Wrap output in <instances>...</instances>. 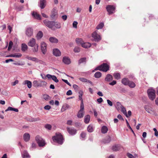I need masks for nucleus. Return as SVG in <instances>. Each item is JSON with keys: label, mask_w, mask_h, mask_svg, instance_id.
Instances as JSON below:
<instances>
[{"label": "nucleus", "mask_w": 158, "mask_h": 158, "mask_svg": "<svg viewBox=\"0 0 158 158\" xmlns=\"http://www.w3.org/2000/svg\"><path fill=\"white\" fill-rule=\"evenodd\" d=\"M84 105L83 102L81 101L80 106V110L84 111Z\"/></svg>", "instance_id": "nucleus-44"}, {"label": "nucleus", "mask_w": 158, "mask_h": 158, "mask_svg": "<svg viewBox=\"0 0 158 158\" xmlns=\"http://www.w3.org/2000/svg\"><path fill=\"white\" fill-rule=\"evenodd\" d=\"M33 85L35 87L39 86V84L38 83V82L37 80H35L33 82Z\"/></svg>", "instance_id": "nucleus-46"}, {"label": "nucleus", "mask_w": 158, "mask_h": 158, "mask_svg": "<svg viewBox=\"0 0 158 158\" xmlns=\"http://www.w3.org/2000/svg\"><path fill=\"white\" fill-rule=\"evenodd\" d=\"M52 139L54 142L59 144H62L63 142L62 135L60 133H56V135L52 137Z\"/></svg>", "instance_id": "nucleus-1"}, {"label": "nucleus", "mask_w": 158, "mask_h": 158, "mask_svg": "<svg viewBox=\"0 0 158 158\" xmlns=\"http://www.w3.org/2000/svg\"><path fill=\"white\" fill-rule=\"evenodd\" d=\"M47 84L46 82L44 81H40V83L39 84V87L46 86Z\"/></svg>", "instance_id": "nucleus-42"}, {"label": "nucleus", "mask_w": 158, "mask_h": 158, "mask_svg": "<svg viewBox=\"0 0 158 158\" xmlns=\"http://www.w3.org/2000/svg\"><path fill=\"white\" fill-rule=\"evenodd\" d=\"M90 116L88 114L85 115L84 117V122L86 124L88 123L90 121Z\"/></svg>", "instance_id": "nucleus-21"}, {"label": "nucleus", "mask_w": 158, "mask_h": 158, "mask_svg": "<svg viewBox=\"0 0 158 158\" xmlns=\"http://www.w3.org/2000/svg\"><path fill=\"white\" fill-rule=\"evenodd\" d=\"M32 15L34 18L38 20L41 19V17L37 13H33L32 14Z\"/></svg>", "instance_id": "nucleus-26"}, {"label": "nucleus", "mask_w": 158, "mask_h": 158, "mask_svg": "<svg viewBox=\"0 0 158 158\" xmlns=\"http://www.w3.org/2000/svg\"><path fill=\"white\" fill-rule=\"evenodd\" d=\"M82 46L85 48H88L90 47L91 45V44L88 42L83 43L82 44Z\"/></svg>", "instance_id": "nucleus-28"}, {"label": "nucleus", "mask_w": 158, "mask_h": 158, "mask_svg": "<svg viewBox=\"0 0 158 158\" xmlns=\"http://www.w3.org/2000/svg\"><path fill=\"white\" fill-rule=\"evenodd\" d=\"M24 140L26 142L28 141L30 139V136L28 133H25L23 136Z\"/></svg>", "instance_id": "nucleus-16"}, {"label": "nucleus", "mask_w": 158, "mask_h": 158, "mask_svg": "<svg viewBox=\"0 0 158 158\" xmlns=\"http://www.w3.org/2000/svg\"><path fill=\"white\" fill-rule=\"evenodd\" d=\"M121 148V147L120 145H115L112 146V149L114 151H117L120 150Z\"/></svg>", "instance_id": "nucleus-17"}, {"label": "nucleus", "mask_w": 158, "mask_h": 158, "mask_svg": "<svg viewBox=\"0 0 158 158\" xmlns=\"http://www.w3.org/2000/svg\"><path fill=\"white\" fill-rule=\"evenodd\" d=\"M84 111L79 110L77 113V117L79 118H82L84 116Z\"/></svg>", "instance_id": "nucleus-19"}, {"label": "nucleus", "mask_w": 158, "mask_h": 158, "mask_svg": "<svg viewBox=\"0 0 158 158\" xmlns=\"http://www.w3.org/2000/svg\"><path fill=\"white\" fill-rule=\"evenodd\" d=\"M22 56V55L20 53H15L14 54V57L20 58Z\"/></svg>", "instance_id": "nucleus-48"}, {"label": "nucleus", "mask_w": 158, "mask_h": 158, "mask_svg": "<svg viewBox=\"0 0 158 158\" xmlns=\"http://www.w3.org/2000/svg\"><path fill=\"white\" fill-rule=\"evenodd\" d=\"M80 136L81 137L83 138H84L85 137L86 134L84 132H82L81 133Z\"/></svg>", "instance_id": "nucleus-59"}, {"label": "nucleus", "mask_w": 158, "mask_h": 158, "mask_svg": "<svg viewBox=\"0 0 158 158\" xmlns=\"http://www.w3.org/2000/svg\"><path fill=\"white\" fill-rule=\"evenodd\" d=\"M21 47L22 50L23 52H25L27 50L28 48L27 45L25 44H22Z\"/></svg>", "instance_id": "nucleus-35"}, {"label": "nucleus", "mask_w": 158, "mask_h": 158, "mask_svg": "<svg viewBox=\"0 0 158 158\" xmlns=\"http://www.w3.org/2000/svg\"><path fill=\"white\" fill-rule=\"evenodd\" d=\"M67 131L70 135H74L77 132V130L73 128L67 127Z\"/></svg>", "instance_id": "nucleus-11"}, {"label": "nucleus", "mask_w": 158, "mask_h": 158, "mask_svg": "<svg viewBox=\"0 0 158 158\" xmlns=\"http://www.w3.org/2000/svg\"><path fill=\"white\" fill-rule=\"evenodd\" d=\"M113 79V77L112 75L110 74H107L105 79L106 81L110 82Z\"/></svg>", "instance_id": "nucleus-15"}, {"label": "nucleus", "mask_w": 158, "mask_h": 158, "mask_svg": "<svg viewBox=\"0 0 158 158\" xmlns=\"http://www.w3.org/2000/svg\"><path fill=\"white\" fill-rule=\"evenodd\" d=\"M107 102L108 104L110 106H113L112 102L109 99L107 100Z\"/></svg>", "instance_id": "nucleus-51"}, {"label": "nucleus", "mask_w": 158, "mask_h": 158, "mask_svg": "<svg viewBox=\"0 0 158 158\" xmlns=\"http://www.w3.org/2000/svg\"><path fill=\"white\" fill-rule=\"evenodd\" d=\"M79 99L82 102H83V100L82 99V96L83 94V92L82 91H80L79 92Z\"/></svg>", "instance_id": "nucleus-43"}, {"label": "nucleus", "mask_w": 158, "mask_h": 158, "mask_svg": "<svg viewBox=\"0 0 158 158\" xmlns=\"http://www.w3.org/2000/svg\"><path fill=\"white\" fill-rule=\"evenodd\" d=\"M156 91L152 88L149 89L147 90V93L149 98L152 101L156 98Z\"/></svg>", "instance_id": "nucleus-3"}, {"label": "nucleus", "mask_w": 158, "mask_h": 158, "mask_svg": "<svg viewBox=\"0 0 158 158\" xmlns=\"http://www.w3.org/2000/svg\"><path fill=\"white\" fill-rule=\"evenodd\" d=\"M116 84V81L115 80H113L112 82L109 83V84L111 85H114Z\"/></svg>", "instance_id": "nucleus-54"}, {"label": "nucleus", "mask_w": 158, "mask_h": 158, "mask_svg": "<svg viewBox=\"0 0 158 158\" xmlns=\"http://www.w3.org/2000/svg\"><path fill=\"white\" fill-rule=\"evenodd\" d=\"M128 157L129 158H135V157L131 154L128 153L127 154Z\"/></svg>", "instance_id": "nucleus-64"}, {"label": "nucleus", "mask_w": 158, "mask_h": 158, "mask_svg": "<svg viewBox=\"0 0 158 158\" xmlns=\"http://www.w3.org/2000/svg\"><path fill=\"white\" fill-rule=\"evenodd\" d=\"M78 24V23L77 21H74L73 22V27L76 28L77 27V24Z\"/></svg>", "instance_id": "nucleus-50"}, {"label": "nucleus", "mask_w": 158, "mask_h": 158, "mask_svg": "<svg viewBox=\"0 0 158 158\" xmlns=\"http://www.w3.org/2000/svg\"><path fill=\"white\" fill-rule=\"evenodd\" d=\"M63 62L65 64H68L70 63L71 61L70 59L66 57H63Z\"/></svg>", "instance_id": "nucleus-18"}, {"label": "nucleus", "mask_w": 158, "mask_h": 158, "mask_svg": "<svg viewBox=\"0 0 158 158\" xmlns=\"http://www.w3.org/2000/svg\"><path fill=\"white\" fill-rule=\"evenodd\" d=\"M76 41L77 44H80L81 45L83 43V41L82 40L81 38H77L76 39Z\"/></svg>", "instance_id": "nucleus-40"}, {"label": "nucleus", "mask_w": 158, "mask_h": 158, "mask_svg": "<svg viewBox=\"0 0 158 158\" xmlns=\"http://www.w3.org/2000/svg\"><path fill=\"white\" fill-rule=\"evenodd\" d=\"M46 0H40V1L39 6L41 9L45 8L46 5Z\"/></svg>", "instance_id": "nucleus-14"}, {"label": "nucleus", "mask_w": 158, "mask_h": 158, "mask_svg": "<svg viewBox=\"0 0 158 158\" xmlns=\"http://www.w3.org/2000/svg\"><path fill=\"white\" fill-rule=\"evenodd\" d=\"M153 130L155 131V135L157 137L158 136V132L156 128H153Z\"/></svg>", "instance_id": "nucleus-55"}, {"label": "nucleus", "mask_w": 158, "mask_h": 158, "mask_svg": "<svg viewBox=\"0 0 158 158\" xmlns=\"http://www.w3.org/2000/svg\"><path fill=\"white\" fill-rule=\"evenodd\" d=\"M103 99L102 98H99L97 99V101L99 103H101L103 102Z\"/></svg>", "instance_id": "nucleus-60"}, {"label": "nucleus", "mask_w": 158, "mask_h": 158, "mask_svg": "<svg viewBox=\"0 0 158 158\" xmlns=\"http://www.w3.org/2000/svg\"><path fill=\"white\" fill-rule=\"evenodd\" d=\"M44 98L46 100L48 101L51 99V97L48 94H45L43 95Z\"/></svg>", "instance_id": "nucleus-39"}, {"label": "nucleus", "mask_w": 158, "mask_h": 158, "mask_svg": "<svg viewBox=\"0 0 158 158\" xmlns=\"http://www.w3.org/2000/svg\"><path fill=\"white\" fill-rule=\"evenodd\" d=\"M53 24V29H55V28L57 29L60 28L61 24L60 23L54 21Z\"/></svg>", "instance_id": "nucleus-23"}, {"label": "nucleus", "mask_w": 158, "mask_h": 158, "mask_svg": "<svg viewBox=\"0 0 158 158\" xmlns=\"http://www.w3.org/2000/svg\"><path fill=\"white\" fill-rule=\"evenodd\" d=\"M53 54L56 56H59L61 55V53L58 49L55 48L53 50Z\"/></svg>", "instance_id": "nucleus-13"}, {"label": "nucleus", "mask_w": 158, "mask_h": 158, "mask_svg": "<svg viewBox=\"0 0 158 158\" xmlns=\"http://www.w3.org/2000/svg\"><path fill=\"white\" fill-rule=\"evenodd\" d=\"M33 34V30L31 28H28L26 31V35L29 37L32 36Z\"/></svg>", "instance_id": "nucleus-12"}, {"label": "nucleus", "mask_w": 158, "mask_h": 158, "mask_svg": "<svg viewBox=\"0 0 158 158\" xmlns=\"http://www.w3.org/2000/svg\"><path fill=\"white\" fill-rule=\"evenodd\" d=\"M26 58L28 60H31L32 61L38 62L39 61V60L38 58L36 57H31V56H27L26 57Z\"/></svg>", "instance_id": "nucleus-22"}, {"label": "nucleus", "mask_w": 158, "mask_h": 158, "mask_svg": "<svg viewBox=\"0 0 158 158\" xmlns=\"http://www.w3.org/2000/svg\"><path fill=\"white\" fill-rule=\"evenodd\" d=\"M34 48L32 49L33 52L35 53L37 52L39 50V45L38 44L35 45L34 47Z\"/></svg>", "instance_id": "nucleus-34"}, {"label": "nucleus", "mask_w": 158, "mask_h": 158, "mask_svg": "<svg viewBox=\"0 0 158 158\" xmlns=\"http://www.w3.org/2000/svg\"><path fill=\"white\" fill-rule=\"evenodd\" d=\"M113 76L117 80H119L121 78L120 74L118 73H115L113 74Z\"/></svg>", "instance_id": "nucleus-31"}, {"label": "nucleus", "mask_w": 158, "mask_h": 158, "mask_svg": "<svg viewBox=\"0 0 158 158\" xmlns=\"http://www.w3.org/2000/svg\"><path fill=\"white\" fill-rule=\"evenodd\" d=\"M45 127L46 129L50 130L52 128V126L50 124H47L45 125Z\"/></svg>", "instance_id": "nucleus-49"}, {"label": "nucleus", "mask_w": 158, "mask_h": 158, "mask_svg": "<svg viewBox=\"0 0 158 158\" xmlns=\"http://www.w3.org/2000/svg\"><path fill=\"white\" fill-rule=\"evenodd\" d=\"M74 51L75 52H78L80 51V49L79 48L76 47L74 48Z\"/></svg>", "instance_id": "nucleus-52"}, {"label": "nucleus", "mask_w": 158, "mask_h": 158, "mask_svg": "<svg viewBox=\"0 0 158 158\" xmlns=\"http://www.w3.org/2000/svg\"><path fill=\"white\" fill-rule=\"evenodd\" d=\"M51 108V106L49 105L46 106L44 107V109L45 110H49Z\"/></svg>", "instance_id": "nucleus-61"}, {"label": "nucleus", "mask_w": 158, "mask_h": 158, "mask_svg": "<svg viewBox=\"0 0 158 158\" xmlns=\"http://www.w3.org/2000/svg\"><path fill=\"white\" fill-rule=\"evenodd\" d=\"M108 131L107 127L105 126H103L101 128V132L103 134H105L107 133Z\"/></svg>", "instance_id": "nucleus-30"}, {"label": "nucleus", "mask_w": 158, "mask_h": 158, "mask_svg": "<svg viewBox=\"0 0 158 158\" xmlns=\"http://www.w3.org/2000/svg\"><path fill=\"white\" fill-rule=\"evenodd\" d=\"M92 36L94 39L95 41L98 42L101 40V37L99 35L97 34L96 31H95L92 34Z\"/></svg>", "instance_id": "nucleus-6"}, {"label": "nucleus", "mask_w": 158, "mask_h": 158, "mask_svg": "<svg viewBox=\"0 0 158 158\" xmlns=\"http://www.w3.org/2000/svg\"><path fill=\"white\" fill-rule=\"evenodd\" d=\"M109 66L107 64L103 63L97 67L95 70H99L104 72H106L109 70Z\"/></svg>", "instance_id": "nucleus-2"}, {"label": "nucleus", "mask_w": 158, "mask_h": 158, "mask_svg": "<svg viewBox=\"0 0 158 158\" xmlns=\"http://www.w3.org/2000/svg\"><path fill=\"white\" fill-rule=\"evenodd\" d=\"M73 87L74 89L76 90H78L79 89L78 86L74 84L73 85Z\"/></svg>", "instance_id": "nucleus-62"}, {"label": "nucleus", "mask_w": 158, "mask_h": 158, "mask_svg": "<svg viewBox=\"0 0 158 158\" xmlns=\"http://www.w3.org/2000/svg\"><path fill=\"white\" fill-rule=\"evenodd\" d=\"M129 81L128 78H125L122 79L121 82L124 85H128Z\"/></svg>", "instance_id": "nucleus-24"}, {"label": "nucleus", "mask_w": 158, "mask_h": 158, "mask_svg": "<svg viewBox=\"0 0 158 158\" xmlns=\"http://www.w3.org/2000/svg\"><path fill=\"white\" fill-rule=\"evenodd\" d=\"M22 156L23 158H27L30 157V156L26 151H24L22 154Z\"/></svg>", "instance_id": "nucleus-27"}, {"label": "nucleus", "mask_w": 158, "mask_h": 158, "mask_svg": "<svg viewBox=\"0 0 158 158\" xmlns=\"http://www.w3.org/2000/svg\"><path fill=\"white\" fill-rule=\"evenodd\" d=\"M72 92L71 90H69L66 93V94L67 95H71L72 94Z\"/></svg>", "instance_id": "nucleus-63"}, {"label": "nucleus", "mask_w": 158, "mask_h": 158, "mask_svg": "<svg viewBox=\"0 0 158 158\" xmlns=\"http://www.w3.org/2000/svg\"><path fill=\"white\" fill-rule=\"evenodd\" d=\"M43 23L44 25L46 26L51 29L52 30H55V29H53L54 21H50L47 19H45L43 21Z\"/></svg>", "instance_id": "nucleus-5"}, {"label": "nucleus", "mask_w": 158, "mask_h": 158, "mask_svg": "<svg viewBox=\"0 0 158 158\" xmlns=\"http://www.w3.org/2000/svg\"><path fill=\"white\" fill-rule=\"evenodd\" d=\"M128 85L130 87L133 88L135 87V84L133 81H130L128 83Z\"/></svg>", "instance_id": "nucleus-37"}, {"label": "nucleus", "mask_w": 158, "mask_h": 158, "mask_svg": "<svg viewBox=\"0 0 158 158\" xmlns=\"http://www.w3.org/2000/svg\"><path fill=\"white\" fill-rule=\"evenodd\" d=\"M86 61V58L85 57H83L81 58L78 60V64H80L81 63H85Z\"/></svg>", "instance_id": "nucleus-36"}, {"label": "nucleus", "mask_w": 158, "mask_h": 158, "mask_svg": "<svg viewBox=\"0 0 158 158\" xmlns=\"http://www.w3.org/2000/svg\"><path fill=\"white\" fill-rule=\"evenodd\" d=\"M79 79L80 81L82 82H86V81H87L86 79L84 78H80Z\"/></svg>", "instance_id": "nucleus-58"}, {"label": "nucleus", "mask_w": 158, "mask_h": 158, "mask_svg": "<svg viewBox=\"0 0 158 158\" xmlns=\"http://www.w3.org/2000/svg\"><path fill=\"white\" fill-rule=\"evenodd\" d=\"M50 41L52 43H56L58 42V40L54 37H51L49 39Z\"/></svg>", "instance_id": "nucleus-25"}, {"label": "nucleus", "mask_w": 158, "mask_h": 158, "mask_svg": "<svg viewBox=\"0 0 158 158\" xmlns=\"http://www.w3.org/2000/svg\"><path fill=\"white\" fill-rule=\"evenodd\" d=\"M128 114L127 115V114L126 113L125 114L126 116L127 117H130L131 115V111L130 110H129L128 111Z\"/></svg>", "instance_id": "nucleus-57"}, {"label": "nucleus", "mask_w": 158, "mask_h": 158, "mask_svg": "<svg viewBox=\"0 0 158 158\" xmlns=\"http://www.w3.org/2000/svg\"><path fill=\"white\" fill-rule=\"evenodd\" d=\"M87 131L89 132H92L94 130V127L92 124H90L87 127Z\"/></svg>", "instance_id": "nucleus-32"}, {"label": "nucleus", "mask_w": 158, "mask_h": 158, "mask_svg": "<svg viewBox=\"0 0 158 158\" xmlns=\"http://www.w3.org/2000/svg\"><path fill=\"white\" fill-rule=\"evenodd\" d=\"M13 44V43L12 41H10L9 42V45L8 47V50H10L12 47V46Z\"/></svg>", "instance_id": "nucleus-47"}, {"label": "nucleus", "mask_w": 158, "mask_h": 158, "mask_svg": "<svg viewBox=\"0 0 158 158\" xmlns=\"http://www.w3.org/2000/svg\"><path fill=\"white\" fill-rule=\"evenodd\" d=\"M41 48L43 53L45 54L47 52V45L44 42L41 43Z\"/></svg>", "instance_id": "nucleus-8"}, {"label": "nucleus", "mask_w": 158, "mask_h": 158, "mask_svg": "<svg viewBox=\"0 0 158 158\" xmlns=\"http://www.w3.org/2000/svg\"><path fill=\"white\" fill-rule=\"evenodd\" d=\"M23 85H27V86L29 88H31L32 86L31 82L28 80H25L23 83Z\"/></svg>", "instance_id": "nucleus-20"}, {"label": "nucleus", "mask_w": 158, "mask_h": 158, "mask_svg": "<svg viewBox=\"0 0 158 158\" xmlns=\"http://www.w3.org/2000/svg\"><path fill=\"white\" fill-rule=\"evenodd\" d=\"M102 76V73L101 72H97L94 74V77L96 78H99Z\"/></svg>", "instance_id": "nucleus-38"}, {"label": "nucleus", "mask_w": 158, "mask_h": 158, "mask_svg": "<svg viewBox=\"0 0 158 158\" xmlns=\"http://www.w3.org/2000/svg\"><path fill=\"white\" fill-rule=\"evenodd\" d=\"M106 9L109 14L110 15L114 13L115 7L112 5H108L106 7Z\"/></svg>", "instance_id": "nucleus-7"}, {"label": "nucleus", "mask_w": 158, "mask_h": 158, "mask_svg": "<svg viewBox=\"0 0 158 158\" xmlns=\"http://www.w3.org/2000/svg\"><path fill=\"white\" fill-rule=\"evenodd\" d=\"M43 36V33L42 31H40L37 33L36 37L37 39H41Z\"/></svg>", "instance_id": "nucleus-33"}, {"label": "nucleus", "mask_w": 158, "mask_h": 158, "mask_svg": "<svg viewBox=\"0 0 158 158\" xmlns=\"http://www.w3.org/2000/svg\"><path fill=\"white\" fill-rule=\"evenodd\" d=\"M35 139L39 147H43L46 144L44 140L39 135L36 136Z\"/></svg>", "instance_id": "nucleus-4"}, {"label": "nucleus", "mask_w": 158, "mask_h": 158, "mask_svg": "<svg viewBox=\"0 0 158 158\" xmlns=\"http://www.w3.org/2000/svg\"><path fill=\"white\" fill-rule=\"evenodd\" d=\"M37 44L35 39L34 38H32L30 39L27 43L28 45L31 47H33Z\"/></svg>", "instance_id": "nucleus-10"}, {"label": "nucleus", "mask_w": 158, "mask_h": 158, "mask_svg": "<svg viewBox=\"0 0 158 158\" xmlns=\"http://www.w3.org/2000/svg\"><path fill=\"white\" fill-rule=\"evenodd\" d=\"M104 24L103 23H100L96 27V29H101L104 26Z\"/></svg>", "instance_id": "nucleus-41"}, {"label": "nucleus", "mask_w": 158, "mask_h": 158, "mask_svg": "<svg viewBox=\"0 0 158 158\" xmlns=\"http://www.w3.org/2000/svg\"><path fill=\"white\" fill-rule=\"evenodd\" d=\"M120 108L121 109L123 113L125 114L126 112V109L125 107L123 106H122Z\"/></svg>", "instance_id": "nucleus-53"}, {"label": "nucleus", "mask_w": 158, "mask_h": 158, "mask_svg": "<svg viewBox=\"0 0 158 158\" xmlns=\"http://www.w3.org/2000/svg\"><path fill=\"white\" fill-rule=\"evenodd\" d=\"M46 77L49 79H52L56 83H57L59 82L58 80L57 79L55 75L48 74L46 75Z\"/></svg>", "instance_id": "nucleus-9"}, {"label": "nucleus", "mask_w": 158, "mask_h": 158, "mask_svg": "<svg viewBox=\"0 0 158 158\" xmlns=\"http://www.w3.org/2000/svg\"><path fill=\"white\" fill-rule=\"evenodd\" d=\"M62 81H63L65 83H66L67 84H68V85H69V86H71V85L70 83H69L68 81L66 80H65V79H62Z\"/></svg>", "instance_id": "nucleus-56"}, {"label": "nucleus", "mask_w": 158, "mask_h": 158, "mask_svg": "<svg viewBox=\"0 0 158 158\" xmlns=\"http://www.w3.org/2000/svg\"><path fill=\"white\" fill-rule=\"evenodd\" d=\"M111 140V139L109 136L108 137L104 139V142L105 143H109Z\"/></svg>", "instance_id": "nucleus-45"}, {"label": "nucleus", "mask_w": 158, "mask_h": 158, "mask_svg": "<svg viewBox=\"0 0 158 158\" xmlns=\"http://www.w3.org/2000/svg\"><path fill=\"white\" fill-rule=\"evenodd\" d=\"M57 12L55 10H53L52 11V14L51 15V18H53L57 17Z\"/></svg>", "instance_id": "nucleus-29"}]
</instances>
